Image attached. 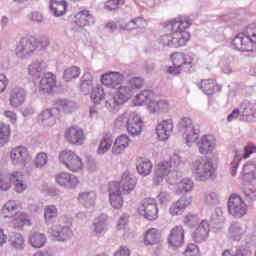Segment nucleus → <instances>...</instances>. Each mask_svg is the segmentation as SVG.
<instances>
[{
	"label": "nucleus",
	"instance_id": "obj_1",
	"mask_svg": "<svg viewBox=\"0 0 256 256\" xmlns=\"http://www.w3.org/2000/svg\"><path fill=\"white\" fill-rule=\"evenodd\" d=\"M191 27V20L187 17H180L168 22L165 31L168 33L160 36L159 43L163 47H185L191 34L187 31Z\"/></svg>",
	"mask_w": 256,
	"mask_h": 256
},
{
	"label": "nucleus",
	"instance_id": "obj_2",
	"mask_svg": "<svg viewBox=\"0 0 256 256\" xmlns=\"http://www.w3.org/2000/svg\"><path fill=\"white\" fill-rule=\"evenodd\" d=\"M141 87H143V78L141 77H134L126 84H120L114 88V93L106 96V109L112 112L118 111L121 105H125L133 97L136 89H141Z\"/></svg>",
	"mask_w": 256,
	"mask_h": 256
},
{
	"label": "nucleus",
	"instance_id": "obj_3",
	"mask_svg": "<svg viewBox=\"0 0 256 256\" xmlns=\"http://www.w3.org/2000/svg\"><path fill=\"white\" fill-rule=\"evenodd\" d=\"M190 169L196 181H202L203 183L209 181V179H213L215 171H217L213 160L205 156L195 158L191 163Z\"/></svg>",
	"mask_w": 256,
	"mask_h": 256
},
{
	"label": "nucleus",
	"instance_id": "obj_4",
	"mask_svg": "<svg viewBox=\"0 0 256 256\" xmlns=\"http://www.w3.org/2000/svg\"><path fill=\"white\" fill-rule=\"evenodd\" d=\"M233 49L242 52L256 51V24H250L245 33L237 34L231 43Z\"/></svg>",
	"mask_w": 256,
	"mask_h": 256
},
{
	"label": "nucleus",
	"instance_id": "obj_5",
	"mask_svg": "<svg viewBox=\"0 0 256 256\" xmlns=\"http://www.w3.org/2000/svg\"><path fill=\"white\" fill-rule=\"evenodd\" d=\"M31 154L25 146H17L10 151V161L14 167H20L26 173H33L35 166L31 163Z\"/></svg>",
	"mask_w": 256,
	"mask_h": 256
},
{
	"label": "nucleus",
	"instance_id": "obj_6",
	"mask_svg": "<svg viewBox=\"0 0 256 256\" xmlns=\"http://www.w3.org/2000/svg\"><path fill=\"white\" fill-rule=\"evenodd\" d=\"M178 131L182 133L187 147H193V143L199 139V134L201 133L199 124L193 122V119L189 117H183L179 120Z\"/></svg>",
	"mask_w": 256,
	"mask_h": 256
},
{
	"label": "nucleus",
	"instance_id": "obj_7",
	"mask_svg": "<svg viewBox=\"0 0 256 256\" xmlns=\"http://www.w3.org/2000/svg\"><path fill=\"white\" fill-rule=\"evenodd\" d=\"M173 65L168 68L171 75H179L181 71H189L193 65V57L182 52H175L171 55Z\"/></svg>",
	"mask_w": 256,
	"mask_h": 256
},
{
	"label": "nucleus",
	"instance_id": "obj_8",
	"mask_svg": "<svg viewBox=\"0 0 256 256\" xmlns=\"http://www.w3.org/2000/svg\"><path fill=\"white\" fill-rule=\"evenodd\" d=\"M58 160L72 173H79V171H83V167H85L83 159L72 150H64L60 152Z\"/></svg>",
	"mask_w": 256,
	"mask_h": 256
},
{
	"label": "nucleus",
	"instance_id": "obj_9",
	"mask_svg": "<svg viewBox=\"0 0 256 256\" xmlns=\"http://www.w3.org/2000/svg\"><path fill=\"white\" fill-rule=\"evenodd\" d=\"M37 38L35 36H24L16 46V56L19 59H29L37 51Z\"/></svg>",
	"mask_w": 256,
	"mask_h": 256
},
{
	"label": "nucleus",
	"instance_id": "obj_10",
	"mask_svg": "<svg viewBox=\"0 0 256 256\" xmlns=\"http://www.w3.org/2000/svg\"><path fill=\"white\" fill-rule=\"evenodd\" d=\"M171 177H173V166L171 165V162L164 160L158 163L154 171V185H161L164 181L170 185H175V182L171 180Z\"/></svg>",
	"mask_w": 256,
	"mask_h": 256
},
{
	"label": "nucleus",
	"instance_id": "obj_11",
	"mask_svg": "<svg viewBox=\"0 0 256 256\" xmlns=\"http://www.w3.org/2000/svg\"><path fill=\"white\" fill-rule=\"evenodd\" d=\"M138 213L140 217L147 219V221H156L159 219V207L157 201L153 198H146L138 206Z\"/></svg>",
	"mask_w": 256,
	"mask_h": 256
},
{
	"label": "nucleus",
	"instance_id": "obj_12",
	"mask_svg": "<svg viewBox=\"0 0 256 256\" xmlns=\"http://www.w3.org/2000/svg\"><path fill=\"white\" fill-rule=\"evenodd\" d=\"M249 211V207L245 200L237 194H232L228 200V213L235 217V219H241L245 217V214Z\"/></svg>",
	"mask_w": 256,
	"mask_h": 256
},
{
	"label": "nucleus",
	"instance_id": "obj_13",
	"mask_svg": "<svg viewBox=\"0 0 256 256\" xmlns=\"http://www.w3.org/2000/svg\"><path fill=\"white\" fill-rule=\"evenodd\" d=\"M35 85L36 91L41 95L52 93L53 89L57 87V77L51 72L44 73Z\"/></svg>",
	"mask_w": 256,
	"mask_h": 256
},
{
	"label": "nucleus",
	"instance_id": "obj_14",
	"mask_svg": "<svg viewBox=\"0 0 256 256\" xmlns=\"http://www.w3.org/2000/svg\"><path fill=\"white\" fill-rule=\"evenodd\" d=\"M55 183L63 189H77L79 187V177L69 172H59L54 176Z\"/></svg>",
	"mask_w": 256,
	"mask_h": 256
},
{
	"label": "nucleus",
	"instance_id": "obj_15",
	"mask_svg": "<svg viewBox=\"0 0 256 256\" xmlns=\"http://www.w3.org/2000/svg\"><path fill=\"white\" fill-rule=\"evenodd\" d=\"M108 193L111 207H113V209H121V207H123L124 200L119 182H110L108 186Z\"/></svg>",
	"mask_w": 256,
	"mask_h": 256
},
{
	"label": "nucleus",
	"instance_id": "obj_16",
	"mask_svg": "<svg viewBox=\"0 0 256 256\" xmlns=\"http://www.w3.org/2000/svg\"><path fill=\"white\" fill-rule=\"evenodd\" d=\"M65 139L71 145H76L77 147H79L85 144L87 136H85V131L83 130V128L79 126H71L65 131Z\"/></svg>",
	"mask_w": 256,
	"mask_h": 256
},
{
	"label": "nucleus",
	"instance_id": "obj_17",
	"mask_svg": "<svg viewBox=\"0 0 256 256\" xmlns=\"http://www.w3.org/2000/svg\"><path fill=\"white\" fill-rule=\"evenodd\" d=\"M91 25H95V17L91 15L89 10H81L75 15L74 31L81 32L85 27H91Z\"/></svg>",
	"mask_w": 256,
	"mask_h": 256
},
{
	"label": "nucleus",
	"instance_id": "obj_18",
	"mask_svg": "<svg viewBox=\"0 0 256 256\" xmlns=\"http://www.w3.org/2000/svg\"><path fill=\"white\" fill-rule=\"evenodd\" d=\"M49 235L54 237L56 241H60L65 243V241H69L73 237V230L69 225H54L48 229Z\"/></svg>",
	"mask_w": 256,
	"mask_h": 256
},
{
	"label": "nucleus",
	"instance_id": "obj_19",
	"mask_svg": "<svg viewBox=\"0 0 256 256\" xmlns=\"http://www.w3.org/2000/svg\"><path fill=\"white\" fill-rule=\"evenodd\" d=\"M200 155H209L215 151L217 141L213 135H203L195 141Z\"/></svg>",
	"mask_w": 256,
	"mask_h": 256
},
{
	"label": "nucleus",
	"instance_id": "obj_20",
	"mask_svg": "<svg viewBox=\"0 0 256 256\" xmlns=\"http://www.w3.org/2000/svg\"><path fill=\"white\" fill-rule=\"evenodd\" d=\"M168 243L170 247L174 249H179V247H183V243H185V229L183 226H175L170 230V234L168 236Z\"/></svg>",
	"mask_w": 256,
	"mask_h": 256
},
{
	"label": "nucleus",
	"instance_id": "obj_21",
	"mask_svg": "<svg viewBox=\"0 0 256 256\" xmlns=\"http://www.w3.org/2000/svg\"><path fill=\"white\" fill-rule=\"evenodd\" d=\"M210 224L207 220H201L192 231V239L195 243H205L209 239Z\"/></svg>",
	"mask_w": 256,
	"mask_h": 256
},
{
	"label": "nucleus",
	"instance_id": "obj_22",
	"mask_svg": "<svg viewBox=\"0 0 256 256\" xmlns=\"http://www.w3.org/2000/svg\"><path fill=\"white\" fill-rule=\"evenodd\" d=\"M173 119L162 120L156 125V135L160 141H167L173 134Z\"/></svg>",
	"mask_w": 256,
	"mask_h": 256
},
{
	"label": "nucleus",
	"instance_id": "obj_23",
	"mask_svg": "<svg viewBox=\"0 0 256 256\" xmlns=\"http://www.w3.org/2000/svg\"><path fill=\"white\" fill-rule=\"evenodd\" d=\"M126 129L132 137H139L143 132V120L137 112H130V119Z\"/></svg>",
	"mask_w": 256,
	"mask_h": 256
},
{
	"label": "nucleus",
	"instance_id": "obj_24",
	"mask_svg": "<svg viewBox=\"0 0 256 256\" xmlns=\"http://www.w3.org/2000/svg\"><path fill=\"white\" fill-rule=\"evenodd\" d=\"M147 110L152 115H161L163 113H169L171 111V102L167 99L155 100L152 101L147 106Z\"/></svg>",
	"mask_w": 256,
	"mask_h": 256
},
{
	"label": "nucleus",
	"instance_id": "obj_25",
	"mask_svg": "<svg viewBox=\"0 0 256 256\" xmlns=\"http://www.w3.org/2000/svg\"><path fill=\"white\" fill-rule=\"evenodd\" d=\"M192 201L193 198L184 196L176 202H173L169 207L171 217H179V215H183L185 210L191 205Z\"/></svg>",
	"mask_w": 256,
	"mask_h": 256
},
{
	"label": "nucleus",
	"instance_id": "obj_26",
	"mask_svg": "<svg viewBox=\"0 0 256 256\" xmlns=\"http://www.w3.org/2000/svg\"><path fill=\"white\" fill-rule=\"evenodd\" d=\"M240 113L242 117V121H255L256 119V102L244 100L240 104Z\"/></svg>",
	"mask_w": 256,
	"mask_h": 256
},
{
	"label": "nucleus",
	"instance_id": "obj_27",
	"mask_svg": "<svg viewBox=\"0 0 256 256\" xmlns=\"http://www.w3.org/2000/svg\"><path fill=\"white\" fill-rule=\"evenodd\" d=\"M124 79L125 75L121 72H108L101 76L102 84L112 89H116V87L120 86Z\"/></svg>",
	"mask_w": 256,
	"mask_h": 256
},
{
	"label": "nucleus",
	"instance_id": "obj_28",
	"mask_svg": "<svg viewBox=\"0 0 256 256\" xmlns=\"http://www.w3.org/2000/svg\"><path fill=\"white\" fill-rule=\"evenodd\" d=\"M244 235H247V226L238 221H234L230 224L228 228V238L231 239V241H241Z\"/></svg>",
	"mask_w": 256,
	"mask_h": 256
},
{
	"label": "nucleus",
	"instance_id": "obj_29",
	"mask_svg": "<svg viewBox=\"0 0 256 256\" xmlns=\"http://www.w3.org/2000/svg\"><path fill=\"white\" fill-rule=\"evenodd\" d=\"M57 108H46L38 116L43 127H53L57 123Z\"/></svg>",
	"mask_w": 256,
	"mask_h": 256
},
{
	"label": "nucleus",
	"instance_id": "obj_30",
	"mask_svg": "<svg viewBox=\"0 0 256 256\" xmlns=\"http://www.w3.org/2000/svg\"><path fill=\"white\" fill-rule=\"evenodd\" d=\"M46 69H47V64L43 60L33 61L27 67L28 75H30L32 79H41Z\"/></svg>",
	"mask_w": 256,
	"mask_h": 256
},
{
	"label": "nucleus",
	"instance_id": "obj_31",
	"mask_svg": "<svg viewBox=\"0 0 256 256\" xmlns=\"http://www.w3.org/2000/svg\"><path fill=\"white\" fill-rule=\"evenodd\" d=\"M119 27L123 31H133V29H139L140 33H145V29H147V20L143 16H137L125 25H120Z\"/></svg>",
	"mask_w": 256,
	"mask_h": 256
},
{
	"label": "nucleus",
	"instance_id": "obj_32",
	"mask_svg": "<svg viewBox=\"0 0 256 256\" xmlns=\"http://www.w3.org/2000/svg\"><path fill=\"white\" fill-rule=\"evenodd\" d=\"M129 145H131V138H129L127 134L118 136L114 141L112 154L121 155L125 153V150L129 148Z\"/></svg>",
	"mask_w": 256,
	"mask_h": 256
},
{
	"label": "nucleus",
	"instance_id": "obj_33",
	"mask_svg": "<svg viewBox=\"0 0 256 256\" xmlns=\"http://www.w3.org/2000/svg\"><path fill=\"white\" fill-rule=\"evenodd\" d=\"M120 188L122 187V190L124 193L129 195L132 191H135V187L137 185V178H135L129 171H125L122 174L121 181L119 183Z\"/></svg>",
	"mask_w": 256,
	"mask_h": 256
},
{
	"label": "nucleus",
	"instance_id": "obj_34",
	"mask_svg": "<svg viewBox=\"0 0 256 256\" xmlns=\"http://www.w3.org/2000/svg\"><path fill=\"white\" fill-rule=\"evenodd\" d=\"M27 97V92L23 88H14L11 91L9 103L11 107L17 109V107H21L25 103V99Z\"/></svg>",
	"mask_w": 256,
	"mask_h": 256
},
{
	"label": "nucleus",
	"instance_id": "obj_35",
	"mask_svg": "<svg viewBox=\"0 0 256 256\" xmlns=\"http://www.w3.org/2000/svg\"><path fill=\"white\" fill-rule=\"evenodd\" d=\"M107 220L108 217L105 214L96 217L92 224L93 233L96 235H103V233H106L108 227Z\"/></svg>",
	"mask_w": 256,
	"mask_h": 256
},
{
	"label": "nucleus",
	"instance_id": "obj_36",
	"mask_svg": "<svg viewBox=\"0 0 256 256\" xmlns=\"http://www.w3.org/2000/svg\"><path fill=\"white\" fill-rule=\"evenodd\" d=\"M78 201L84 205L87 209L90 207H95L97 201V193L95 191H84L80 192L78 195Z\"/></svg>",
	"mask_w": 256,
	"mask_h": 256
},
{
	"label": "nucleus",
	"instance_id": "obj_37",
	"mask_svg": "<svg viewBox=\"0 0 256 256\" xmlns=\"http://www.w3.org/2000/svg\"><path fill=\"white\" fill-rule=\"evenodd\" d=\"M11 178L16 193H23L27 189V182H25L23 172L14 171Z\"/></svg>",
	"mask_w": 256,
	"mask_h": 256
},
{
	"label": "nucleus",
	"instance_id": "obj_38",
	"mask_svg": "<svg viewBox=\"0 0 256 256\" xmlns=\"http://www.w3.org/2000/svg\"><path fill=\"white\" fill-rule=\"evenodd\" d=\"M67 7H69V4L65 0L50 1V11L53 13L54 17H63V15L67 12Z\"/></svg>",
	"mask_w": 256,
	"mask_h": 256
},
{
	"label": "nucleus",
	"instance_id": "obj_39",
	"mask_svg": "<svg viewBox=\"0 0 256 256\" xmlns=\"http://www.w3.org/2000/svg\"><path fill=\"white\" fill-rule=\"evenodd\" d=\"M12 224L15 229H23L25 225H31V216L27 215L25 212H17L15 216L12 217Z\"/></svg>",
	"mask_w": 256,
	"mask_h": 256
},
{
	"label": "nucleus",
	"instance_id": "obj_40",
	"mask_svg": "<svg viewBox=\"0 0 256 256\" xmlns=\"http://www.w3.org/2000/svg\"><path fill=\"white\" fill-rule=\"evenodd\" d=\"M153 97H155V94L153 93V91L143 90L139 94H136V96L134 98V103L138 107H141V105H145V103H147V105H149L151 103V101H153Z\"/></svg>",
	"mask_w": 256,
	"mask_h": 256
},
{
	"label": "nucleus",
	"instance_id": "obj_41",
	"mask_svg": "<svg viewBox=\"0 0 256 256\" xmlns=\"http://www.w3.org/2000/svg\"><path fill=\"white\" fill-rule=\"evenodd\" d=\"M59 217L57 206L50 204L44 207V221L46 225H51Z\"/></svg>",
	"mask_w": 256,
	"mask_h": 256
},
{
	"label": "nucleus",
	"instance_id": "obj_42",
	"mask_svg": "<svg viewBox=\"0 0 256 256\" xmlns=\"http://www.w3.org/2000/svg\"><path fill=\"white\" fill-rule=\"evenodd\" d=\"M157 243H161V234L159 233V230L155 228L148 229L144 237V244L157 245Z\"/></svg>",
	"mask_w": 256,
	"mask_h": 256
},
{
	"label": "nucleus",
	"instance_id": "obj_43",
	"mask_svg": "<svg viewBox=\"0 0 256 256\" xmlns=\"http://www.w3.org/2000/svg\"><path fill=\"white\" fill-rule=\"evenodd\" d=\"M194 183L191 178H183L176 183V194L181 195L182 193H190L193 191Z\"/></svg>",
	"mask_w": 256,
	"mask_h": 256
},
{
	"label": "nucleus",
	"instance_id": "obj_44",
	"mask_svg": "<svg viewBox=\"0 0 256 256\" xmlns=\"http://www.w3.org/2000/svg\"><path fill=\"white\" fill-rule=\"evenodd\" d=\"M136 169L142 177H147L148 175H151V172L153 171V163H151V160H140L137 163Z\"/></svg>",
	"mask_w": 256,
	"mask_h": 256
},
{
	"label": "nucleus",
	"instance_id": "obj_45",
	"mask_svg": "<svg viewBox=\"0 0 256 256\" xmlns=\"http://www.w3.org/2000/svg\"><path fill=\"white\" fill-rule=\"evenodd\" d=\"M29 243L35 249H41L47 243V237L43 233L35 232L29 237Z\"/></svg>",
	"mask_w": 256,
	"mask_h": 256
},
{
	"label": "nucleus",
	"instance_id": "obj_46",
	"mask_svg": "<svg viewBox=\"0 0 256 256\" xmlns=\"http://www.w3.org/2000/svg\"><path fill=\"white\" fill-rule=\"evenodd\" d=\"M217 83L213 79L202 80L198 87L201 89L204 95H213L215 93V87Z\"/></svg>",
	"mask_w": 256,
	"mask_h": 256
},
{
	"label": "nucleus",
	"instance_id": "obj_47",
	"mask_svg": "<svg viewBox=\"0 0 256 256\" xmlns=\"http://www.w3.org/2000/svg\"><path fill=\"white\" fill-rule=\"evenodd\" d=\"M113 146V138L109 135L103 136V138L100 140L97 153L98 155H105L111 149Z\"/></svg>",
	"mask_w": 256,
	"mask_h": 256
},
{
	"label": "nucleus",
	"instance_id": "obj_48",
	"mask_svg": "<svg viewBox=\"0 0 256 256\" xmlns=\"http://www.w3.org/2000/svg\"><path fill=\"white\" fill-rule=\"evenodd\" d=\"M12 173L0 171V189L1 191H9L11 189V183H13Z\"/></svg>",
	"mask_w": 256,
	"mask_h": 256
},
{
	"label": "nucleus",
	"instance_id": "obj_49",
	"mask_svg": "<svg viewBox=\"0 0 256 256\" xmlns=\"http://www.w3.org/2000/svg\"><path fill=\"white\" fill-rule=\"evenodd\" d=\"M91 99L95 105H99L105 99V90L101 85L92 87Z\"/></svg>",
	"mask_w": 256,
	"mask_h": 256
},
{
	"label": "nucleus",
	"instance_id": "obj_50",
	"mask_svg": "<svg viewBox=\"0 0 256 256\" xmlns=\"http://www.w3.org/2000/svg\"><path fill=\"white\" fill-rule=\"evenodd\" d=\"M15 211H17V201L9 200L2 207V216L11 219Z\"/></svg>",
	"mask_w": 256,
	"mask_h": 256
},
{
	"label": "nucleus",
	"instance_id": "obj_51",
	"mask_svg": "<svg viewBox=\"0 0 256 256\" xmlns=\"http://www.w3.org/2000/svg\"><path fill=\"white\" fill-rule=\"evenodd\" d=\"M10 245L13 247V249H16L17 251H23L25 249V238H23V235L16 233L10 236Z\"/></svg>",
	"mask_w": 256,
	"mask_h": 256
},
{
	"label": "nucleus",
	"instance_id": "obj_52",
	"mask_svg": "<svg viewBox=\"0 0 256 256\" xmlns=\"http://www.w3.org/2000/svg\"><path fill=\"white\" fill-rule=\"evenodd\" d=\"M11 139V126L9 124L0 123V145L3 147Z\"/></svg>",
	"mask_w": 256,
	"mask_h": 256
},
{
	"label": "nucleus",
	"instance_id": "obj_53",
	"mask_svg": "<svg viewBox=\"0 0 256 256\" xmlns=\"http://www.w3.org/2000/svg\"><path fill=\"white\" fill-rule=\"evenodd\" d=\"M129 119H131V112H125L118 116L115 120L116 129H127L129 125Z\"/></svg>",
	"mask_w": 256,
	"mask_h": 256
},
{
	"label": "nucleus",
	"instance_id": "obj_54",
	"mask_svg": "<svg viewBox=\"0 0 256 256\" xmlns=\"http://www.w3.org/2000/svg\"><path fill=\"white\" fill-rule=\"evenodd\" d=\"M231 63H233V57L232 56H223L218 65L220 69H222L223 73H226L229 75L233 69L231 68Z\"/></svg>",
	"mask_w": 256,
	"mask_h": 256
},
{
	"label": "nucleus",
	"instance_id": "obj_55",
	"mask_svg": "<svg viewBox=\"0 0 256 256\" xmlns=\"http://www.w3.org/2000/svg\"><path fill=\"white\" fill-rule=\"evenodd\" d=\"M79 75H81V68L72 66L64 71L63 77L65 81H73V79H77Z\"/></svg>",
	"mask_w": 256,
	"mask_h": 256
},
{
	"label": "nucleus",
	"instance_id": "obj_56",
	"mask_svg": "<svg viewBox=\"0 0 256 256\" xmlns=\"http://www.w3.org/2000/svg\"><path fill=\"white\" fill-rule=\"evenodd\" d=\"M48 162L49 156H47V153L39 152L34 159L33 167H36V169H43Z\"/></svg>",
	"mask_w": 256,
	"mask_h": 256
},
{
	"label": "nucleus",
	"instance_id": "obj_57",
	"mask_svg": "<svg viewBox=\"0 0 256 256\" xmlns=\"http://www.w3.org/2000/svg\"><path fill=\"white\" fill-rule=\"evenodd\" d=\"M205 203L208 207L219 205V194L215 191H207L205 193Z\"/></svg>",
	"mask_w": 256,
	"mask_h": 256
},
{
	"label": "nucleus",
	"instance_id": "obj_58",
	"mask_svg": "<svg viewBox=\"0 0 256 256\" xmlns=\"http://www.w3.org/2000/svg\"><path fill=\"white\" fill-rule=\"evenodd\" d=\"M59 107L65 113H73L77 109V104L71 100H59L58 101Z\"/></svg>",
	"mask_w": 256,
	"mask_h": 256
},
{
	"label": "nucleus",
	"instance_id": "obj_59",
	"mask_svg": "<svg viewBox=\"0 0 256 256\" xmlns=\"http://www.w3.org/2000/svg\"><path fill=\"white\" fill-rule=\"evenodd\" d=\"M256 173V162L255 161H248L244 166L242 170V175L244 179H247V175H250L251 177H255Z\"/></svg>",
	"mask_w": 256,
	"mask_h": 256
},
{
	"label": "nucleus",
	"instance_id": "obj_60",
	"mask_svg": "<svg viewBox=\"0 0 256 256\" xmlns=\"http://www.w3.org/2000/svg\"><path fill=\"white\" fill-rule=\"evenodd\" d=\"M125 5V0H107L104 5L106 11H115Z\"/></svg>",
	"mask_w": 256,
	"mask_h": 256
},
{
	"label": "nucleus",
	"instance_id": "obj_61",
	"mask_svg": "<svg viewBox=\"0 0 256 256\" xmlns=\"http://www.w3.org/2000/svg\"><path fill=\"white\" fill-rule=\"evenodd\" d=\"M170 163H173L177 169H181L185 167V163H187V161L185 158L181 157V155L174 153L170 158Z\"/></svg>",
	"mask_w": 256,
	"mask_h": 256
},
{
	"label": "nucleus",
	"instance_id": "obj_62",
	"mask_svg": "<svg viewBox=\"0 0 256 256\" xmlns=\"http://www.w3.org/2000/svg\"><path fill=\"white\" fill-rule=\"evenodd\" d=\"M243 193L250 201H256V188L253 187V184H247L243 189Z\"/></svg>",
	"mask_w": 256,
	"mask_h": 256
},
{
	"label": "nucleus",
	"instance_id": "obj_63",
	"mask_svg": "<svg viewBox=\"0 0 256 256\" xmlns=\"http://www.w3.org/2000/svg\"><path fill=\"white\" fill-rule=\"evenodd\" d=\"M171 199H173V197L169 192H167V190H161L157 196V200L160 205H167V203H170Z\"/></svg>",
	"mask_w": 256,
	"mask_h": 256
},
{
	"label": "nucleus",
	"instance_id": "obj_64",
	"mask_svg": "<svg viewBox=\"0 0 256 256\" xmlns=\"http://www.w3.org/2000/svg\"><path fill=\"white\" fill-rule=\"evenodd\" d=\"M184 256H201L199 247L195 244H189L184 251Z\"/></svg>",
	"mask_w": 256,
	"mask_h": 256
}]
</instances>
